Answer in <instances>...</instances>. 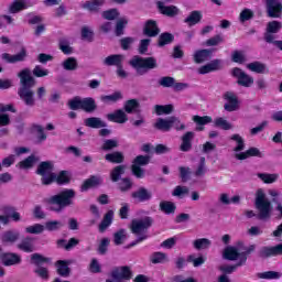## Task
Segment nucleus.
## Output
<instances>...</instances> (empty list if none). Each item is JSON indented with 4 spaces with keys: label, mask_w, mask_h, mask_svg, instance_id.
I'll list each match as a JSON object with an SVG mask.
<instances>
[{
    "label": "nucleus",
    "mask_w": 282,
    "mask_h": 282,
    "mask_svg": "<svg viewBox=\"0 0 282 282\" xmlns=\"http://www.w3.org/2000/svg\"><path fill=\"white\" fill-rule=\"evenodd\" d=\"M21 10H25V2L23 0H15L9 8L11 14H17Z\"/></svg>",
    "instance_id": "60"
},
{
    "label": "nucleus",
    "mask_w": 282,
    "mask_h": 282,
    "mask_svg": "<svg viewBox=\"0 0 282 282\" xmlns=\"http://www.w3.org/2000/svg\"><path fill=\"white\" fill-rule=\"evenodd\" d=\"M124 61V55L122 54H112L107 56L104 59V65H106V67H120V65H122V62Z\"/></svg>",
    "instance_id": "26"
},
{
    "label": "nucleus",
    "mask_w": 282,
    "mask_h": 282,
    "mask_svg": "<svg viewBox=\"0 0 282 282\" xmlns=\"http://www.w3.org/2000/svg\"><path fill=\"white\" fill-rule=\"evenodd\" d=\"M248 158H263V153L258 148H249L245 152L236 154V160H248Z\"/></svg>",
    "instance_id": "28"
},
{
    "label": "nucleus",
    "mask_w": 282,
    "mask_h": 282,
    "mask_svg": "<svg viewBox=\"0 0 282 282\" xmlns=\"http://www.w3.org/2000/svg\"><path fill=\"white\" fill-rule=\"evenodd\" d=\"M82 39H83V41H88V43H93L94 42V31H91L87 26H83L82 28Z\"/></svg>",
    "instance_id": "63"
},
{
    "label": "nucleus",
    "mask_w": 282,
    "mask_h": 282,
    "mask_svg": "<svg viewBox=\"0 0 282 282\" xmlns=\"http://www.w3.org/2000/svg\"><path fill=\"white\" fill-rule=\"evenodd\" d=\"M55 182L58 184V186H65L66 184H69V182H72L69 172L63 170L57 175L55 174Z\"/></svg>",
    "instance_id": "42"
},
{
    "label": "nucleus",
    "mask_w": 282,
    "mask_h": 282,
    "mask_svg": "<svg viewBox=\"0 0 282 282\" xmlns=\"http://www.w3.org/2000/svg\"><path fill=\"white\" fill-rule=\"evenodd\" d=\"M257 250L256 245H250L249 247L245 248L243 252H240V259L237 262V265H246V261H248V254H252Z\"/></svg>",
    "instance_id": "47"
},
{
    "label": "nucleus",
    "mask_w": 282,
    "mask_h": 282,
    "mask_svg": "<svg viewBox=\"0 0 282 282\" xmlns=\"http://www.w3.org/2000/svg\"><path fill=\"white\" fill-rule=\"evenodd\" d=\"M151 226H153V217L145 216L139 219H132L130 223V230L132 235H140V237H142V232H147Z\"/></svg>",
    "instance_id": "6"
},
{
    "label": "nucleus",
    "mask_w": 282,
    "mask_h": 282,
    "mask_svg": "<svg viewBox=\"0 0 282 282\" xmlns=\"http://www.w3.org/2000/svg\"><path fill=\"white\" fill-rule=\"evenodd\" d=\"M74 197H76V191L72 188H65L57 195L51 196L48 199V204L57 206L52 207V210H55V213H61V210L74 204Z\"/></svg>",
    "instance_id": "2"
},
{
    "label": "nucleus",
    "mask_w": 282,
    "mask_h": 282,
    "mask_svg": "<svg viewBox=\"0 0 282 282\" xmlns=\"http://www.w3.org/2000/svg\"><path fill=\"white\" fill-rule=\"evenodd\" d=\"M102 19H106V21H116L118 17H120V11L118 9H109L101 13Z\"/></svg>",
    "instance_id": "56"
},
{
    "label": "nucleus",
    "mask_w": 282,
    "mask_h": 282,
    "mask_svg": "<svg viewBox=\"0 0 282 282\" xmlns=\"http://www.w3.org/2000/svg\"><path fill=\"white\" fill-rule=\"evenodd\" d=\"M54 171V164L52 161L41 162L37 166V175H47V173H52Z\"/></svg>",
    "instance_id": "44"
},
{
    "label": "nucleus",
    "mask_w": 282,
    "mask_h": 282,
    "mask_svg": "<svg viewBox=\"0 0 282 282\" xmlns=\"http://www.w3.org/2000/svg\"><path fill=\"white\" fill-rule=\"evenodd\" d=\"M118 269L113 270L111 272V278L116 282H127L131 281L133 279V271H131V267L129 265H122Z\"/></svg>",
    "instance_id": "9"
},
{
    "label": "nucleus",
    "mask_w": 282,
    "mask_h": 282,
    "mask_svg": "<svg viewBox=\"0 0 282 282\" xmlns=\"http://www.w3.org/2000/svg\"><path fill=\"white\" fill-rule=\"evenodd\" d=\"M105 6V0H88L82 4L83 10H87L94 14H98L100 9Z\"/></svg>",
    "instance_id": "24"
},
{
    "label": "nucleus",
    "mask_w": 282,
    "mask_h": 282,
    "mask_svg": "<svg viewBox=\"0 0 282 282\" xmlns=\"http://www.w3.org/2000/svg\"><path fill=\"white\" fill-rule=\"evenodd\" d=\"M107 120H109V122H117L118 124H124V122H127L129 118L127 117V113L124 112V110L119 109L112 113H108Z\"/></svg>",
    "instance_id": "27"
},
{
    "label": "nucleus",
    "mask_w": 282,
    "mask_h": 282,
    "mask_svg": "<svg viewBox=\"0 0 282 282\" xmlns=\"http://www.w3.org/2000/svg\"><path fill=\"white\" fill-rule=\"evenodd\" d=\"M102 184V177L99 175H90L88 178H86L83 184L80 185V193H87L89 188H96L98 186H101Z\"/></svg>",
    "instance_id": "17"
},
{
    "label": "nucleus",
    "mask_w": 282,
    "mask_h": 282,
    "mask_svg": "<svg viewBox=\"0 0 282 282\" xmlns=\"http://www.w3.org/2000/svg\"><path fill=\"white\" fill-rule=\"evenodd\" d=\"M231 76H234V78H237V85H239L240 87H252V85H254V78L239 67L232 68Z\"/></svg>",
    "instance_id": "8"
},
{
    "label": "nucleus",
    "mask_w": 282,
    "mask_h": 282,
    "mask_svg": "<svg viewBox=\"0 0 282 282\" xmlns=\"http://www.w3.org/2000/svg\"><path fill=\"white\" fill-rule=\"evenodd\" d=\"M254 206L259 213L257 217L260 221L272 217V203L265 197V192L261 188L256 192Z\"/></svg>",
    "instance_id": "3"
},
{
    "label": "nucleus",
    "mask_w": 282,
    "mask_h": 282,
    "mask_svg": "<svg viewBox=\"0 0 282 282\" xmlns=\"http://www.w3.org/2000/svg\"><path fill=\"white\" fill-rule=\"evenodd\" d=\"M202 19H204L202 11L195 10L189 13V15L184 20V23H186L188 28H193V25L200 23Z\"/></svg>",
    "instance_id": "31"
},
{
    "label": "nucleus",
    "mask_w": 282,
    "mask_h": 282,
    "mask_svg": "<svg viewBox=\"0 0 282 282\" xmlns=\"http://www.w3.org/2000/svg\"><path fill=\"white\" fill-rule=\"evenodd\" d=\"M149 162H151V156L149 155L140 154L133 159L130 170L137 180H142V177H144V170L142 166H147Z\"/></svg>",
    "instance_id": "7"
},
{
    "label": "nucleus",
    "mask_w": 282,
    "mask_h": 282,
    "mask_svg": "<svg viewBox=\"0 0 282 282\" xmlns=\"http://www.w3.org/2000/svg\"><path fill=\"white\" fill-rule=\"evenodd\" d=\"M28 56V51L25 48H22L18 54L11 55L10 53H3L2 54V59L6 61L7 63H23Z\"/></svg>",
    "instance_id": "23"
},
{
    "label": "nucleus",
    "mask_w": 282,
    "mask_h": 282,
    "mask_svg": "<svg viewBox=\"0 0 282 282\" xmlns=\"http://www.w3.org/2000/svg\"><path fill=\"white\" fill-rule=\"evenodd\" d=\"M62 227L63 223L61 220H48L44 225L36 224V235H41L44 230L54 232L56 230H61Z\"/></svg>",
    "instance_id": "18"
},
{
    "label": "nucleus",
    "mask_w": 282,
    "mask_h": 282,
    "mask_svg": "<svg viewBox=\"0 0 282 282\" xmlns=\"http://www.w3.org/2000/svg\"><path fill=\"white\" fill-rule=\"evenodd\" d=\"M267 12L270 19H279L282 12V3L278 0H267Z\"/></svg>",
    "instance_id": "19"
},
{
    "label": "nucleus",
    "mask_w": 282,
    "mask_h": 282,
    "mask_svg": "<svg viewBox=\"0 0 282 282\" xmlns=\"http://www.w3.org/2000/svg\"><path fill=\"white\" fill-rule=\"evenodd\" d=\"M63 69L66 72H74L78 69V61L76 57H67L63 64H62Z\"/></svg>",
    "instance_id": "46"
},
{
    "label": "nucleus",
    "mask_w": 282,
    "mask_h": 282,
    "mask_svg": "<svg viewBox=\"0 0 282 282\" xmlns=\"http://www.w3.org/2000/svg\"><path fill=\"white\" fill-rule=\"evenodd\" d=\"M113 224V210H108L104 218L101 219L100 224L98 225V231L102 235L107 232V229Z\"/></svg>",
    "instance_id": "25"
},
{
    "label": "nucleus",
    "mask_w": 282,
    "mask_h": 282,
    "mask_svg": "<svg viewBox=\"0 0 282 282\" xmlns=\"http://www.w3.org/2000/svg\"><path fill=\"white\" fill-rule=\"evenodd\" d=\"M282 29V23L280 21L273 20L267 24V32L269 34H278Z\"/></svg>",
    "instance_id": "59"
},
{
    "label": "nucleus",
    "mask_w": 282,
    "mask_h": 282,
    "mask_svg": "<svg viewBox=\"0 0 282 282\" xmlns=\"http://www.w3.org/2000/svg\"><path fill=\"white\" fill-rule=\"evenodd\" d=\"M34 238L33 237H25L22 241L18 245V249L22 250V252H34Z\"/></svg>",
    "instance_id": "33"
},
{
    "label": "nucleus",
    "mask_w": 282,
    "mask_h": 282,
    "mask_svg": "<svg viewBox=\"0 0 282 282\" xmlns=\"http://www.w3.org/2000/svg\"><path fill=\"white\" fill-rule=\"evenodd\" d=\"M189 189L186 186L177 185L173 192V197H184V195H188Z\"/></svg>",
    "instance_id": "64"
},
{
    "label": "nucleus",
    "mask_w": 282,
    "mask_h": 282,
    "mask_svg": "<svg viewBox=\"0 0 282 282\" xmlns=\"http://www.w3.org/2000/svg\"><path fill=\"white\" fill-rule=\"evenodd\" d=\"M182 142L180 145V151H183V153H188L191 149H193V140H195V132L187 131L183 134L181 138Z\"/></svg>",
    "instance_id": "20"
},
{
    "label": "nucleus",
    "mask_w": 282,
    "mask_h": 282,
    "mask_svg": "<svg viewBox=\"0 0 282 282\" xmlns=\"http://www.w3.org/2000/svg\"><path fill=\"white\" fill-rule=\"evenodd\" d=\"M156 6L160 14H163L164 17L173 19V17H177V14H180V9L175 6H164V2L162 1H159Z\"/></svg>",
    "instance_id": "22"
},
{
    "label": "nucleus",
    "mask_w": 282,
    "mask_h": 282,
    "mask_svg": "<svg viewBox=\"0 0 282 282\" xmlns=\"http://www.w3.org/2000/svg\"><path fill=\"white\" fill-rule=\"evenodd\" d=\"M260 259H270L272 257H282V242L273 247H261L258 251Z\"/></svg>",
    "instance_id": "10"
},
{
    "label": "nucleus",
    "mask_w": 282,
    "mask_h": 282,
    "mask_svg": "<svg viewBox=\"0 0 282 282\" xmlns=\"http://www.w3.org/2000/svg\"><path fill=\"white\" fill-rule=\"evenodd\" d=\"M210 240L208 238H198L193 241L195 250H208L210 248Z\"/></svg>",
    "instance_id": "50"
},
{
    "label": "nucleus",
    "mask_w": 282,
    "mask_h": 282,
    "mask_svg": "<svg viewBox=\"0 0 282 282\" xmlns=\"http://www.w3.org/2000/svg\"><path fill=\"white\" fill-rule=\"evenodd\" d=\"M230 140L237 143V147L234 148L235 153H240V151L246 149V141L243 140V137H240L239 134H232Z\"/></svg>",
    "instance_id": "51"
},
{
    "label": "nucleus",
    "mask_w": 282,
    "mask_h": 282,
    "mask_svg": "<svg viewBox=\"0 0 282 282\" xmlns=\"http://www.w3.org/2000/svg\"><path fill=\"white\" fill-rule=\"evenodd\" d=\"M18 78H20L18 96H20V99H22L28 107H33L34 90H32V87H34L36 82L32 76V72H30L29 68H24L18 73Z\"/></svg>",
    "instance_id": "1"
},
{
    "label": "nucleus",
    "mask_w": 282,
    "mask_h": 282,
    "mask_svg": "<svg viewBox=\"0 0 282 282\" xmlns=\"http://www.w3.org/2000/svg\"><path fill=\"white\" fill-rule=\"evenodd\" d=\"M105 160L110 164H122L124 162V154L120 151H115L106 154Z\"/></svg>",
    "instance_id": "34"
},
{
    "label": "nucleus",
    "mask_w": 282,
    "mask_h": 282,
    "mask_svg": "<svg viewBox=\"0 0 282 282\" xmlns=\"http://www.w3.org/2000/svg\"><path fill=\"white\" fill-rule=\"evenodd\" d=\"M208 173V167L206 166V158L200 156L199 162L194 171V177H204Z\"/></svg>",
    "instance_id": "39"
},
{
    "label": "nucleus",
    "mask_w": 282,
    "mask_h": 282,
    "mask_svg": "<svg viewBox=\"0 0 282 282\" xmlns=\"http://www.w3.org/2000/svg\"><path fill=\"white\" fill-rule=\"evenodd\" d=\"M215 52V48L196 50L193 54V61L196 65H202V63H208V61L213 58V53Z\"/></svg>",
    "instance_id": "11"
},
{
    "label": "nucleus",
    "mask_w": 282,
    "mask_h": 282,
    "mask_svg": "<svg viewBox=\"0 0 282 282\" xmlns=\"http://www.w3.org/2000/svg\"><path fill=\"white\" fill-rule=\"evenodd\" d=\"M173 41H175V35H173V33L163 32L158 39V46L164 47L165 45H171Z\"/></svg>",
    "instance_id": "40"
},
{
    "label": "nucleus",
    "mask_w": 282,
    "mask_h": 282,
    "mask_svg": "<svg viewBox=\"0 0 282 282\" xmlns=\"http://www.w3.org/2000/svg\"><path fill=\"white\" fill-rule=\"evenodd\" d=\"M113 149H118V140L107 139L104 141L101 145L102 151H113Z\"/></svg>",
    "instance_id": "61"
},
{
    "label": "nucleus",
    "mask_w": 282,
    "mask_h": 282,
    "mask_svg": "<svg viewBox=\"0 0 282 282\" xmlns=\"http://www.w3.org/2000/svg\"><path fill=\"white\" fill-rule=\"evenodd\" d=\"M34 162H36V156L30 155L23 161H20L18 163V166L19 169H23V170L32 169V166H34Z\"/></svg>",
    "instance_id": "58"
},
{
    "label": "nucleus",
    "mask_w": 282,
    "mask_h": 282,
    "mask_svg": "<svg viewBox=\"0 0 282 282\" xmlns=\"http://www.w3.org/2000/svg\"><path fill=\"white\" fill-rule=\"evenodd\" d=\"M223 63L224 62L219 58L213 59L209 63L200 66L198 68V74L204 76L206 74H210L212 72H219V69L224 67Z\"/></svg>",
    "instance_id": "14"
},
{
    "label": "nucleus",
    "mask_w": 282,
    "mask_h": 282,
    "mask_svg": "<svg viewBox=\"0 0 282 282\" xmlns=\"http://www.w3.org/2000/svg\"><path fill=\"white\" fill-rule=\"evenodd\" d=\"M247 69H250V72H254L256 74H265V64L261 62L249 63Z\"/></svg>",
    "instance_id": "53"
},
{
    "label": "nucleus",
    "mask_w": 282,
    "mask_h": 282,
    "mask_svg": "<svg viewBox=\"0 0 282 282\" xmlns=\"http://www.w3.org/2000/svg\"><path fill=\"white\" fill-rule=\"evenodd\" d=\"M143 34L153 39L160 34V28L158 26V21L147 20L143 28Z\"/></svg>",
    "instance_id": "21"
},
{
    "label": "nucleus",
    "mask_w": 282,
    "mask_h": 282,
    "mask_svg": "<svg viewBox=\"0 0 282 282\" xmlns=\"http://www.w3.org/2000/svg\"><path fill=\"white\" fill-rule=\"evenodd\" d=\"M68 109L72 111H85V113H94L96 109H98V105L96 104V99L94 97H85L80 98L79 96H75L67 102Z\"/></svg>",
    "instance_id": "4"
},
{
    "label": "nucleus",
    "mask_w": 282,
    "mask_h": 282,
    "mask_svg": "<svg viewBox=\"0 0 282 282\" xmlns=\"http://www.w3.org/2000/svg\"><path fill=\"white\" fill-rule=\"evenodd\" d=\"M214 124L218 129H223V131H230V129H232V123L221 117L216 118Z\"/></svg>",
    "instance_id": "54"
},
{
    "label": "nucleus",
    "mask_w": 282,
    "mask_h": 282,
    "mask_svg": "<svg viewBox=\"0 0 282 282\" xmlns=\"http://www.w3.org/2000/svg\"><path fill=\"white\" fill-rule=\"evenodd\" d=\"M259 279H264L265 281H279L281 279L282 273L279 271H265L257 273Z\"/></svg>",
    "instance_id": "41"
},
{
    "label": "nucleus",
    "mask_w": 282,
    "mask_h": 282,
    "mask_svg": "<svg viewBox=\"0 0 282 282\" xmlns=\"http://www.w3.org/2000/svg\"><path fill=\"white\" fill-rule=\"evenodd\" d=\"M127 166L124 165H117L110 171V180L111 182H120L122 180V175H124V171Z\"/></svg>",
    "instance_id": "38"
},
{
    "label": "nucleus",
    "mask_w": 282,
    "mask_h": 282,
    "mask_svg": "<svg viewBox=\"0 0 282 282\" xmlns=\"http://www.w3.org/2000/svg\"><path fill=\"white\" fill-rule=\"evenodd\" d=\"M221 43H224V35L216 34L205 41V46L206 47H217V45H221Z\"/></svg>",
    "instance_id": "52"
},
{
    "label": "nucleus",
    "mask_w": 282,
    "mask_h": 282,
    "mask_svg": "<svg viewBox=\"0 0 282 282\" xmlns=\"http://www.w3.org/2000/svg\"><path fill=\"white\" fill-rule=\"evenodd\" d=\"M224 100H226L227 102L224 105V109L225 111H237V109H239V98L237 97V95L232 91H226L223 95Z\"/></svg>",
    "instance_id": "12"
},
{
    "label": "nucleus",
    "mask_w": 282,
    "mask_h": 282,
    "mask_svg": "<svg viewBox=\"0 0 282 282\" xmlns=\"http://www.w3.org/2000/svg\"><path fill=\"white\" fill-rule=\"evenodd\" d=\"M100 100L101 102H118V100H122V93L116 91L112 95H102Z\"/></svg>",
    "instance_id": "55"
},
{
    "label": "nucleus",
    "mask_w": 282,
    "mask_h": 282,
    "mask_svg": "<svg viewBox=\"0 0 282 282\" xmlns=\"http://www.w3.org/2000/svg\"><path fill=\"white\" fill-rule=\"evenodd\" d=\"M193 122H195L196 124V131H204V127H206V124H210V122H213V117L210 116H194L193 117Z\"/></svg>",
    "instance_id": "30"
},
{
    "label": "nucleus",
    "mask_w": 282,
    "mask_h": 282,
    "mask_svg": "<svg viewBox=\"0 0 282 282\" xmlns=\"http://www.w3.org/2000/svg\"><path fill=\"white\" fill-rule=\"evenodd\" d=\"M159 208L161 213H164L165 215H173L175 214V210H177V206L171 200H162Z\"/></svg>",
    "instance_id": "37"
},
{
    "label": "nucleus",
    "mask_w": 282,
    "mask_h": 282,
    "mask_svg": "<svg viewBox=\"0 0 282 282\" xmlns=\"http://www.w3.org/2000/svg\"><path fill=\"white\" fill-rule=\"evenodd\" d=\"M154 112L156 116H169L170 113H173V105H155Z\"/></svg>",
    "instance_id": "45"
},
{
    "label": "nucleus",
    "mask_w": 282,
    "mask_h": 282,
    "mask_svg": "<svg viewBox=\"0 0 282 282\" xmlns=\"http://www.w3.org/2000/svg\"><path fill=\"white\" fill-rule=\"evenodd\" d=\"M120 193H129L133 188V181L130 177H123L118 184Z\"/></svg>",
    "instance_id": "49"
},
{
    "label": "nucleus",
    "mask_w": 282,
    "mask_h": 282,
    "mask_svg": "<svg viewBox=\"0 0 282 282\" xmlns=\"http://www.w3.org/2000/svg\"><path fill=\"white\" fill-rule=\"evenodd\" d=\"M123 109L126 113H135L140 109V101L138 99H129L124 102Z\"/></svg>",
    "instance_id": "43"
},
{
    "label": "nucleus",
    "mask_w": 282,
    "mask_h": 282,
    "mask_svg": "<svg viewBox=\"0 0 282 282\" xmlns=\"http://www.w3.org/2000/svg\"><path fill=\"white\" fill-rule=\"evenodd\" d=\"M131 198L142 204L144 202H151V199L153 198V193L147 189V187L141 186L137 191L131 193Z\"/></svg>",
    "instance_id": "15"
},
{
    "label": "nucleus",
    "mask_w": 282,
    "mask_h": 282,
    "mask_svg": "<svg viewBox=\"0 0 282 282\" xmlns=\"http://www.w3.org/2000/svg\"><path fill=\"white\" fill-rule=\"evenodd\" d=\"M0 262L7 268L10 265H19V263H21V256H19V253L1 252Z\"/></svg>",
    "instance_id": "16"
},
{
    "label": "nucleus",
    "mask_w": 282,
    "mask_h": 282,
    "mask_svg": "<svg viewBox=\"0 0 282 282\" xmlns=\"http://www.w3.org/2000/svg\"><path fill=\"white\" fill-rule=\"evenodd\" d=\"M223 257L227 261H237V259H241V252H239L237 247L228 246L224 249Z\"/></svg>",
    "instance_id": "29"
},
{
    "label": "nucleus",
    "mask_w": 282,
    "mask_h": 282,
    "mask_svg": "<svg viewBox=\"0 0 282 282\" xmlns=\"http://www.w3.org/2000/svg\"><path fill=\"white\" fill-rule=\"evenodd\" d=\"M259 180H262L264 184H274L279 180V174L258 173Z\"/></svg>",
    "instance_id": "57"
},
{
    "label": "nucleus",
    "mask_w": 282,
    "mask_h": 282,
    "mask_svg": "<svg viewBox=\"0 0 282 282\" xmlns=\"http://www.w3.org/2000/svg\"><path fill=\"white\" fill-rule=\"evenodd\" d=\"M55 265L57 268V274L59 276H63L64 279H67V276H69V274L72 273V269H69V263H67V261L65 260L56 261Z\"/></svg>",
    "instance_id": "32"
},
{
    "label": "nucleus",
    "mask_w": 282,
    "mask_h": 282,
    "mask_svg": "<svg viewBox=\"0 0 282 282\" xmlns=\"http://www.w3.org/2000/svg\"><path fill=\"white\" fill-rule=\"evenodd\" d=\"M175 122H180L177 117H170L169 119L159 118L154 123V129L158 131L169 132L173 129V124H175Z\"/></svg>",
    "instance_id": "13"
},
{
    "label": "nucleus",
    "mask_w": 282,
    "mask_h": 282,
    "mask_svg": "<svg viewBox=\"0 0 282 282\" xmlns=\"http://www.w3.org/2000/svg\"><path fill=\"white\" fill-rule=\"evenodd\" d=\"M129 25V20L127 18H120L116 22L115 34L116 36H122L124 34V28Z\"/></svg>",
    "instance_id": "48"
},
{
    "label": "nucleus",
    "mask_w": 282,
    "mask_h": 282,
    "mask_svg": "<svg viewBox=\"0 0 282 282\" xmlns=\"http://www.w3.org/2000/svg\"><path fill=\"white\" fill-rule=\"evenodd\" d=\"M19 237H21L19 231L8 230L2 234L1 241L2 243H15V241H19Z\"/></svg>",
    "instance_id": "36"
},
{
    "label": "nucleus",
    "mask_w": 282,
    "mask_h": 282,
    "mask_svg": "<svg viewBox=\"0 0 282 282\" xmlns=\"http://www.w3.org/2000/svg\"><path fill=\"white\" fill-rule=\"evenodd\" d=\"M151 263L158 264V263H164L166 261V253L156 251L152 253L150 257Z\"/></svg>",
    "instance_id": "62"
},
{
    "label": "nucleus",
    "mask_w": 282,
    "mask_h": 282,
    "mask_svg": "<svg viewBox=\"0 0 282 282\" xmlns=\"http://www.w3.org/2000/svg\"><path fill=\"white\" fill-rule=\"evenodd\" d=\"M85 127H89V129H102L104 127H107V123L105 121H101L98 117H89L84 120Z\"/></svg>",
    "instance_id": "35"
},
{
    "label": "nucleus",
    "mask_w": 282,
    "mask_h": 282,
    "mask_svg": "<svg viewBox=\"0 0 282 282\" xmlns=\"http://www.w3.org/2000/svg\"><path fill=\"white\" fill-rule=\"evenodd\" d=\"M130 65L131 67L138 70V74H140V76H142V74H144V70H141V69H145L147 72H149V69H158V59L153 56H150V57L134 56L130 61Z\"/></svg>",
    "instance_id": "5"
}]
</instances>
